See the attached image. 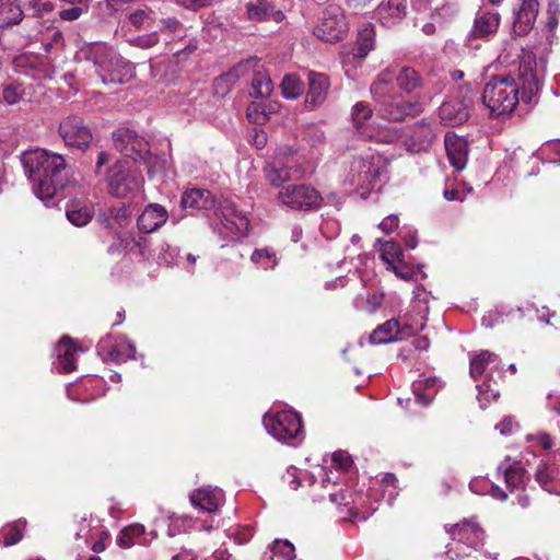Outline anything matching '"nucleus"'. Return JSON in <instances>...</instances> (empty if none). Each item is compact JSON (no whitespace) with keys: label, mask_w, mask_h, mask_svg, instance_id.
Returning a JSON list of instances; mask_svg holds the SVG:
<instances>
[{"label":"nucleus","mask_w":560,"mask_h":560,"mask_svg":"<svg viewBox=\"0 0 560 560\" xmlns=\"http://www.w3.org/2000/svg\"><path fill=\"white\" fill-rule=\"evenodd\" d=\"M307 91L305 95V106L310 109L320 107L327 100L330 91V79L327 74L316 71H307Z\"/></svg>","instance_id":"17"},{"label":"nucleus","mask_w":560,"mask_h":560,"mask_svg":"<svg viewBox=\"0 0 560 560\" xmlns=\"http://www.w3.org/2000/svg\"><path fill=\"white\" fill-rule=\"evenodd\" d=\"M451 538L469 548L477 549L483 545L485 530L475 520H463L453 525H445Z\"/></svg>","instance_id":"14"},{"label":"nucleus","mask_w":560,"mask_h":560,"mask_svg":"<svg viewBox=\"0 0 560 560\" xmlns=\"http://www.w3.org/2000/svg\"><path fill=\"white\" fill-rule=\"evenodd\" d=\"M78 351V347L74 345L73 340L63 336L58 346L56 347V353L58 358L59 368L66 372L70 373L75 370V353Z\"/></svg>","instance_id":"25"},{"label":"nucleus","mask_w":560,"mask_h":560,"mask_svg":"<svg viewBox=\"0 0 560 560\" xmlns=\"http://www.w3.org/2000/svg\"><path fill=\"white\" fill-rule=\"evenodd\" d=\"M404 257L402 249L400 245L394 241H385L383 243V249L381 253V258L387 262L393 264L395 261H400Z\"/></svg>","instance_id":"47"},{"label":"nucleus","mask_w":560,"mask_h":560,"mask_svg":"<svg viewBox=\"0 0 560 560\" xmlns=\"http://www.w3.org/2000/svg\"><path fill=\"white\" fill-rule=\"evenodd\" d=\"M535 479L549 493L560 494L558 482L551 476V470L546 464H539L537 466Z\"/></svg>","instance_id":"33"},{"label":"nucleus","mask_w":560,"mask_h":560,"mask_svg":"<svg viewBox=\"0 0 560 560\" xmlns=\"http://www.w3.org/2000/svg\"><path fill=\"white\" fill-rule=\"evenodd\" d=\"M375 48V30L372 23H365L359 30L357 42L352 48L354 58H365Z\"/></svg>","instance_id":"27"},{"label":"nucleus","mask_w":560,"mask_h":560,"mask_svg":"<svg viewBox=\"0 0 560 560\" xmlns=\"http://www.w3.org/2000/svg\"><path fill=\"white\" fill-rule=\"evenodd\" d=\"M180 207L190 210H211L215 207V199L207 189L190 188L183 194Z\"/></svg>","instance_id":"22"},{"label":"nucleus","mask_w":560,"mask_h":560,"mask_svg":"<svg viewBox=\"0 0 560 560\" xmlns=\"http://www.w3.org/2000/svg\"><path fill=\"white\" fill-rule=\"evenodd\" d=\"M160 32L172 36V39H183L184 37H186V27L176 18L162 19Z\"/></svg>","instance_id":"37"},{"label":"nucleus","mask_w":560,"mask_h":560,"mask_svg":"<svg viewBox=\"0 0 560 560\" xmlns=\"http://www.w3.org/2000/svg\"><path fill=\"white\" fill-rule=\"evenodd\" d=\"M24 525L21 522H15L0 532V538L4 546H13L23 538Z\"/></svg>","instance_id":"40"},{"label":"nucleus","mask_w":560,"mask_h":560,"mask_svg":"<svg viewBox=\"0 0 560 560\" xmlns=\"http://www.w3.org/2000/svg\"><path fill=\"white\" fill-rule=\"evenodd\" d=\"M96 350L103 361L114 363H122L135 359L136 354V346L126 336L121 335H106L98 341Z\"/></svg>","instance_id":"11"},{"label":"nucleus","mask_w":560,"mask_h":560,"mask_svg":"<svg viewBox=\"0 0 560 560\" xmlns=\"http://www.w3.org/2000/svg\"><path fill=\"white\" fill-rule=\"evenodd\" d=\"M54 5L49 1L31 0L27 4L26 11L31 12L33 16H43L44 14L51 12Z\"/></svg>","instance_id":"49"},{"label":"nucleus","mask_w":560,"mask_h":560,"mask_svg":"<svg viewBox=\"0 0 560 560\" xmlns=\"http://www.w3.org/2000/svg\"><path fill=\"white\" fill-rule=\"evenodd\" d=\"M81 51L104 84H124L135 77L133 65L104 43L89 44Z\"/></svg>","instance_id":"3"},{"label":"nucleus","mask_w":560,"mask_h":560,"mask_svg":"<svg viewBox=\"0 0 560 560\" xmlns=\"http://www.w3.org/2000/svg\"><path fill=\"white\" fill-rule=\"evenodd\" d=\"M279 201L295 211H314L319 209L323 197L314 187L306 184H290L278 194Z\"/></svg>","instance_id":"8"},{"label":"nucleus","mask_w":560,"mask_h":560,"mask_svg":"<svg viewBox=\"0 0 560 560\" xmlns=\"http://www.w3.org/2000/svg\"><path fill=\"white\" fill-rule=\"evenodd\" d=\"M262 422L266 430L279 442L296 446L304 440L302 419L292 410L266 413Z\"/></svg>","instance_id":"4"},{"label":"nucleus","mask_w":560,"mask_h":560,"mask_svg":"<svg viewBox=\"0 0 560 560\" xmlns=\"http://www.w3.org/2000/svg\"><path fill=\"white\" fill-rule=\"evenodd\" d=\"M375 109L378 117L389 121H402L422 112V107L418 102L395 95L380 103V105H375Z\"/></svg>","instance_id":"13"},{"label":"nucleus","mask_w":560,"mask_h":560,"mask_svg":"<svg viewBox=\"0 0 560 560\" xmlns=\"http://www.w3.org/2000/svg\"><path fill=\"white\" fill-rule=\"evenodd\" d=\"M144 533V526L141 524H132L125 527L117 537V544L122 548H129L133 545L135 537H139Z\"/></svg>","instance_id":"42"},{"label":"nucleus","mask_w":560,"mask_h":560,"mask_svg":"<svg viewBox=\"0 0 560 560\" xmlns=\"http://www.w3.org/2000/svg\"><path fill=\"white\" fill-rule=\"evenodd\" d=\"M250 260L264 269H272L278 262L276 252L269 247L255 249Z\"/></svg>","instance_id":"36"},{"label":"nucleus","mask_w":560,"mask_h":560,"mask_svg":"<svg viewBox=\"0 0 560 560\" xmlns=\"http://www.w3.org/2000/svg\"><path fill=\"white\" fill-rule=\"evenodd\" d=\"M398 222L399 219L397 214H389L378 224V228L385 233H389L398 226Z\"/></svg>","instance_id":"59"},{"label":"nucleus","mask_w":560,"mask_h":560,"mask_svg":"<svg viewBox=\"0 0 560 560\" xmlns=\"http://www.w3.org/2000/svg\"><path fill=\"white\" fill-rule=\"evenodd\" d=\"M500 24V18L493 12H481L478 13L472 28L470 31L471 38L487 39L494 33H497Z\"/></svg>","instance_id":"24"},{"label":"nucleus","mask_w":560,"mask_h":560,"mask_svg":"<svg viewBox=\"0 0 560 560\" xmlns=\"http://www.w3.org/2000/svg\"><path fill=\"white\" fill-rule=\"evenodd\" d=\"M380 14H387L395 19H401L406 14L405 0H384L378 5Z\"/></svg>","instance_id":"41"},{"label":"nucleus","mask_w":560,"mask_h":560,"mask_svg":"<svg viewBox=\"0 0 560 560\" xmlns=\"http://www.w3.org/2000/svg\"><path fill=\"white\" fill-rule=\"evenodd\" d=\"M248 19L256 22L272 20L281 22L284 14L277 10L271 0H256L246 5Z\"/></svg>","instance_id":"23"},{"label":"nucleus","mask_w":560,"mask_h":560,"mask_svg":"<svg viewBox=\"0 0 560 560\" xmlns=\"http://www.w3.org/2000/svg\"><path fill=\"white\" fill-rule=\"evenodd\" d=\"M248 142L258 150L262 149L267 144V133L262 129L254 127L248 130Z\"/></svg>","instance_id":"51"},{"label":"nucleus","mask_w":560,"mask_h":560,"mask_svg":"<svg viewBox=\"0 0 560 560\" xmlns=\"http://www.w3.org/2000/svg\"><path fill=\"white\" fill-rule=\"evenodd\" d=\"M222 215L224 220L231 224V226H229L230 230H235L240 233H243L247 230L248 220L246 217L237 213L234 208L226 207L222 212Z\"/></svg>","instance_id":"43"},{"label":"nucleus","mask_w":560,"mask_h":560,"mask_svg":"<svg viewBox=\"0 0 560 560\" xmlns=\"http://www.w3.org/2000/svg\"><path fill=\"white\" fill-rule=\"evenodd\" d=\"M373 117V109L365 102H358L352 106L351 118L357 131L365 137L373 138L372 133L366 132V125Z\"/></svg>","instance_id":"29"},{"label":"nucleus","mask_w":560,"mask_h":560,"mask_svg":"<svg viewBox=\"0 0 560 560\" xmlns=\"http://www.w3.org/2000/svg\"><path fill=\"white\" fill-rule=\"evenodd\" d=\"M539 11L538 0H522L521 8L517 12L528 13L536 18Z\"/></svg>","instance_id":"58"},{"label":"nucleus","mask_w":560,"mask_h":560,"mask_svg":"<svg viewBox=\"0 0 560 560\" xmlns=\"http://www.w3.org/2000/svg\"><path fill=\"white\" fill-rule=\"evenodd\" d=\"M58 132L67 147L79 150H85L93 140L91 129L79 116H68L61 120Z\"/></svg>","instance_id":"12"},{"label":"nucleus","mask_w":560,"mask_h":560,"mask_svg":"<svg viewBox=\"0 0 560 560\" xmlns=\"http://www.w3.org/2000/svg\"><path fill=\"white\" fill-rule=\"evenodd\" d=\"M168 219L167 210L159 203H149L138 217L137 224L142 233H153Z\"/></svg>","instance_id":"19"},{"label":"nucleus","mask_w":560,"mask_h":560,"mask_svg":"<svg viewBox=\"0 0 560 560\" xmlns=\"http://www.w3.org/2000/svg\"><path fill=\"white\" fill-rule=\"evenodd\" d=\"M518 428L517 422L513 417L506 416L504 417L497 425L495 430H499L501 435H511Z\"/></svg>","instance_id":"52"},{"label":"nucleus","mask_w":560,"mask_h":560,"mask_svg":"<svg viewBox=\"0 0 560 560\" xmlns=\"http://www.w3.org/2000/svg\"><path fill=\"white\" fill-rule=\"evenodd\" d=\"M348 31V23L338 7L329 5L323 11L314 35L327 43L342 40Z\"/></svg>","instance_id":"10"},{"label":"nucleus","mask_w":560,"mask_h":560,"mask_svg":"<svg viewBox=\"0 0 560 560\" xmlns=\"http://www.w3.org/2000/svg\"><path fill=\"white\" fill-rule=\"evenodd\" d=\"M536 18L528 13L517 12L513 22L512 31L517 36H524L533 28Z\"/></svg>","instance_id":"44"},{"label":"nucleus","mask_w":560,"mask_h":560,"mask_svg":"<svg viewBox=\"0 0 560 560\" xmlns=\"http://www.w3.org/2000/svg\"><path fill=\"white\" fill-rule=\"evenodd\" d=\"M404 243L405 245L410 248V249H413L417 247L418 245V238H417V234L416 232H412V231H408L405 235H404Z\"/></svg>","instance_id":"62"},{"label":"nucleus","mask_w":560,"mask_h":560,"mask_svg":"<svg viewBox=\"0 0 560 560\" xmlns=\"http://www.w3.org/2000/svg\"><path fill=\"white\" fill-rule=\"evenodd\" d=\"M108 191L116 198H128L139 192L143 186V176L130 167L126 160L117 161L106 174Z\"/></svg>","instance_id":"5"},{"label":"nucleus","mask_w":560,"mask_h":560,"mask_svg":"<svg viewBox=\"0 0 560 560\" xmlns=\"http://www.w3.org/2000/svg\"><path fill=\"white\" fill-rule=\"evenodd\" d=\"M541 80L536 72L533 58L523 60L517 69V78L493 77L485 86L482 102L492 115L501 116L511 113L518 103V94L525 104H530L539 89Z\"/></svg>","instance_id":"1"},{"label":"nucleus","mask_w":560,"mask_h":560,"mask_svg":"<svg viewBox=\"0 0 560 560\" xmlns=\"http://www.w3.org/2000/svg\"><path fill=\"white\" fill-rule=\"evenodd\" d=\"M176 3L190 11H199L203 8L211 7L213 0H175Z\"/></svg>","instance_id":"53"},{"label":"nucleus","mask_w":560,"mask_h":560,"mask_svg":"<svg viewBox=\"0 0 560 560\" xmlns=\"http://www.w3.org/2000/svg\"><path fill=\"white\" fill-rule=\"evenodd\" d=\"M305 90L304 82L295 73L284 75L281 82V92L287 100H296Z\"/></svg>","instance_id":"32"},{"label":"nucleus","mask_w":560,"mask_h":560,"mask_svg":"<svg viewBox=\"0 0 560 560\" xmlns=\"http://www.w3.org/2000/svg\"><path fill=\"white\" fill-rule=\"evenodd\" d=\"M267 180L272 186H281L282 184L301 175L298 167L295 155L276 156L271 163L265 168Z\"/></svg>","instance_id":"15"},{"label":"nucleus","mask_w":560,"mask_h":560,"mask_svg":"<svg viewBox=\"0 0 560 560\" xmlns=\"http://www.w3.org/2000/svg\"><path fill=\"white\" fill-rule=\"evenodd\" d=\"M475 93L468 85L462 86L454 95L444 101L439 108L441 121L447 126H459L470 116Z\"/></svg>","instance_id":"7"},{"label":"nucleus","mask_w":560,"mask_h":560,"mask_svg":"<svg viewBox=\"0 0 560 560\" xmlns=\"http://www.w3.org/2000/svg\"><path fill=\"white\" fill-rule=\"evenodd\" d=\"M500 364L499 355L488 350H482L470 358L469 374L478 381L483 374L486 380L478 384L476 387L479 392V397L490 401L499 397L498 388L492 386V370L497 369Z\"/></svg>","instance_id":"6"},{"label":"nucleus","mask_w":560,"mask_h":560,"mask_svg":"<svg viewBox=\"0 0 560 560\" xmlns=\"http://www.w3.org/2000/svg\"><path fill=\"white\" fill-rule=\"evenodd\" d=\"M190 503L201 511L213 513L224 502V493L219 488L203 487L194 490L189 497Z\"/></svg>","instance_id":"18"},{"label":"nucleus","mask_w":560,"mask_h":560,"mask_svg":"<svg viewBox=\"0 0 560 560\" xmlns=\"http://www.w3.org/2000/svg\"><path fill=\"white\" fill-rule=\"evenodd\" d=\"M114 147L117 151L136 162H149L151 158L148 141L135 130L120 127L113 135Z\"/></svg>","instance_id":"9"},{"label":"nucleus","mask_w":560,"mask_h":560,"mask_svg":"<svg viewBox=\"0 0 560 560\" xmlns=\"http://www.w3.org/2000/svg\"><path fill=\"white\" fill-rule=\"evenodd\" d=\"M68 220L75 226H84L86 225L93 217V212L89 207L82 208H72L68 209L67 212Z\"/></svg>","instance_id":"45"},{"label":"nucleus","mask_w":560,"mask_h":560,"mask_svg":"<svg viewBox=\"0 0 560 560\" xmlns=\"http://www.w3.org/2000/svg\"><path fill=\"white\" fill-rule=\"evenodd\" d=\"M131 212L129 207L121 205L117 207H110L107 212L100 215V221L105 223L107 228H112L109 222L110 219L115 220L119 226L125 225L128 222Z\"/></svg>","instance_id":"34"},{"label":"nucleus","mask_w":560,"mask_h":560,"mask_svg":"<svg viewBox=\"0 0 560 560\" xmlns=\"http://www.w3.org/2000/svg\"><path fill=\"white\" fill-rule=\"evenodd\" d=\"M252 90L253 91L250 95L256 98H265L270 96L273 91V84L266 71L261 69L255 71L252 79Z\"/></svg>","instance_id":"31"},{"label":"nucleus","mask_w":560,"mask_h":560,"mask_svg":"<svg viewBox=\"0 0 560 560\" xmlns=\"http://www.w3.org/2000/svg\"><path fill=\"white\" fill-rule=\"evenodd\" d=\"M436 383V380L434 377H428L424 380H419L412 384V392L415 395L416 401L421 406H428L432 398L433 394L431 393H422L423 388L430 389L433 387Z\"/></svg>","instance_id":"35"},{"label":"nucleus","mask_w":560,"mask_h":560,"mask_svg":"<svg viewBox=\"0 0 560 560\" xmlns=\"http://www.w3.org/2000/svg\"><path fill=\"white\" fill-rule=\"evenodd\" d=\"M393 78L394 72L390 71L389 69H385L376 77V79L371 84L370 92L376 105H380V103H383L384 101L393 96Z\"/></svg>","instance_id":"26"},{"label":"nucleus","mask_w":560,"mask_h":560,"mask_svg":"<svg viewBox=\"0 0 560 560\" xmlns=\"http://www.w3.org/2000/svg\"><path fill=\"white\" fill-rule=\"evenodd\" d=\"M162 250H164V255L162 256V259L167 262L172 264L178 256H179V248L172 247L168 244H164L162 246Z\"/></svg>","instance_id":"61"},{"label":"nucleus","mask_w":560,"mask_h":560,"mask_svg":"<svg viewBox=\"0 0 560 560\" xmlns=\"http://www.w3.org/2000/svg\"><path fill=\"white\" fill-rule=\"evenodd\" d=\"M89 9L83 7H70L68 9H63L59 12V18L62 21H75L80 19V16L88 12Z\"/></svg>","instance_id":"54"},{"label":"nucleus","mask_w":560,"mask_h":560,"mask_svg":"<svg viewBox=\"0 0 560 560\" xmlns=\"http://www.w3.org/2000/svg\"><path fill=\"white\" fill-rule=\"evenodd\" d=\"M23 16L24 11L18 0H5L0 10V25L11 26L19 24Z\"/></svg>","instance_id":"30"},{"label":"nucleus","mask_w":560,"mask_h":560,"mask_svg":"<svg viewBox=\"0 0 560 560\" xmlns=\"http://www.w3.org/2000/svg\"><path fill=\"white\" fill-rule=\"evenodd\" d=\"M21 98L19 89L13 85H7L2 90V101L9 105L16 104Z\"/></svg>","instance_id":"57"},{"label":"nucleus","mask_w":560,"mask_h":560,"mask_svg":"<svg viewBox=\"0 0 560 560\" xmlns=\"http://www.w3.org/2000/svg\"><path fill=\"white\" fill-rule=\"evenodd\" d=\"M271 551L285 560H293L295 558L294 546L287 539H276L271 546Z\"/></svg>","instance_id":"48"},{"label":"nucleus","mask_w":560,"mask_h":560,"mask_svg":"<svg viewBox=\"0 0 560 560\" xmlns=\"http://www.w3.org/2000/svg\"><path fill=\"white\" fill-rule=\"evenodd\" d=\"M489 493L492 498L499 500V501H505L508 499V494L505 491H503L499 486L491 485Z\"/></svg>","instance_id":"63"},{"label":"nucleus","mask_w":560,"mask_h":560,"mask_svg":"<svg viewBox=\"0 0 560 560\" xmlns=\"http://www.w3.org/2000/svg\"><path fill=\"white\" fill-rule=\"evenodd\" d=\"M332 462L337 465V467L341 470H348L352 466L351 457L342 451L335 452L332 454Z\"/></svg>","instance_id":"55"},{"label":"nucleus","mask_w":560,"mask_h":560,"mask_svg":"<svg viewBox=\"0 0 560 560\" xmlns=\"http://www.w3.org/2000/svg\"><path fill=\"white\" fill-rule=\"evenodd\" d=\"M545 150H549L556 155L553 162H560V140H555L547 143Z\"/></svg>","instance_id":"64"},{"label":"nucleus","mask_w":560,"mask_h":560,"mask_svg":"<svg viewBox=\"0 0 560 560\" xmlns=\"http://www.w3.org/2000/svg\"><path fill=\"white\" fill-rule=\"evenodd\" d=\"M415 330L409 324H400L396 318L388 319L378 325L369 337L372 345H385L406 339L413 335Z\"/></svg>","instance_id":"16"},{"label":"nucleus","mask_w":560,"mask_h":560,"mask_svg":"<svg viewBox=\"0 0 560 560\" xmlns=\"http://www.w3.org/2000/svg\"><path fill=\"white\" fill-rule=\"evenodd\" d=\"M353 168H358V184H370L377 177V171L365 160H358L353 163Z\"/></svg>","instance_id":"46"},{"label":"nucleus","mask_w":560,"mask_h":560,"mask_svg":"<svg viewBox=\"0 0 560 560\" xmlns=\"http://www.w3.org/2000/svg\"><path fill=\"white\" fill-rule=\"evenodd\" d=\"M22 163L30 180L33 183L34 194L43 201L50 200L62 188L58 179L66 168L62 155L37 149L23 154Z\"/></svg>","instance_id":"2"},{"label":"nucleus","mask_w":560,"mask_h":560,"mask_svg":"<svg viewBox=\"0 0 560 560\" xmlns=\"http://www.w3.org/2000/svg\"><path fill=\"white\" fill-rule=\"evenodd\" d=\"M444 144L451 165L457 171L464 170L468 159L467 141L453 132H447Z\"/></svg>","instance_id":"20"},{"label":"nucleus","mask_w":560,"mask_h":560,"mask_svg":"<svg viewBox=\"0 0 560 560\" xmlns=\"http://www.w3.org/2000/svg\"><path fill=\"white\" fill-rule=\"evenodd\" d=\"M150 13L145 10H137L129 15V22L137 28L140 30L145 25L149 20Z\"/></svg>","instance_id":"56"},{"label":"nucleus","mask_w":560,"mask_h":560,"mask_svg":"<svg viewBox=\"0 0 560 560\" xmlns=\"http://www.w3.org/2000/svg\"><path fill=\"white\" fill-rule=\"evenodd\" d=\"M398 89L406 94H413L424 88V80L411 67H402L396 75Z\"/></svg>","instance_id":"28"},{"label":"nucleus","mask_w":560,"mask_h":560,"mask_svg":"<svg viewBox=\"0 0 560 560\" xmlns=\"http://www.w3.org/2000/svg\"><path fill=\"white\" fill-rule=\"evenodd\" d=\"M528 440H535L544 450H550L553 445L552 439L548 433L539 432L535 435H528Z\"/></svg>","instance_id":"60"},{"label":"nucleus","mask_w":560,"mask_h":560,"mask_svg":"<svg viewBox=\"0 0 560 560\" xmlns=\"http://www.w3.org/2000/svg\"><path fill=\"white\" fill-rule=\"evenodd\" d=\"M160 40V36L158 32H152L150 34L138 36L132 40L133 45L142 48L148 49L151 47H154Z\"/></svg>","instance_id":"50"},{"label":"nucleus","mask_w":560,"mask_h":560,"mask_svg":"<svg viewBox=\"0 0 560 560\" xmlns=\"http://www.w3.org/2000/svg\"><path fill=\"white\" fill-rule=\"evenodd\" d=\"M498 474H502L506 488L514 492L515 490L523 489L527 480L526 470L520 462L511 463L509 456L501 462L497 468Z\"/></svg>","instance_id":"21"},{"label":"nucleus","mask_w":560,"mask_h":560,"mask_svg":"<svg viewBox=\"0 0 560 560\" xmlns=\"http://www.w3.org/2000/svg\"><path fill=\"white\" fill-rule=\"evenodd\" d=\"M271 113V107L262 103H250L247 107V117L255 125H265Z\"/></svg>","instance_id":"38"},{"label":"nucleus","mask_w":560,"mask_h":560,"mask_svg":"<svg viewBox=\"0 0 560 560\" xmlns=\"http://www.w3.org/2000/svg\"><path fill=\"white\" fill-rule=\"evenodd\" d=\"M436 138L435 132L429 125H420L413 132V141L419 143L418 151L427 150Z\"/></svg>","instance_id":"39"}]
</instances>
